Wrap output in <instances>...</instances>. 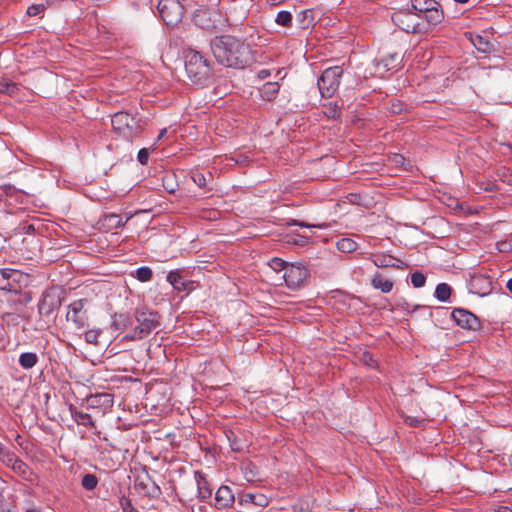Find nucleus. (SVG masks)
I'll return each mask as SVG.
<instances>
[{
    "label": "nucleus",
    "mask_w": 512,
    "mask_h": 512,
    "mask_svg": "<svg viewBox=\"0 0 512 512\" xmlns=\"http://www.w3.org/2000/svg\"><path fill=\"white\" fill-rule=\"evenodd\" d=\"M336 247L343 253H351L357 249L358 244L353 239L341 238L337 241Z\"/></svg>",
    "instance_id": "obj_23"
},
{
    "label": "nucleus",
    "mask_w": 512,
    "mask_h": 512,
    "mask_svg": "<svg viewBox=\"0 0 512 512\" xmlns=\"http://www.w3.org/2000/svg\"><path fill=\"white\" fill-rule=\"evenodd\" d=\"M310 238L300 234H291L286 236V242L288 244H294L297 246H305L309 243Z\"/></svg>",
    "instance_id": "obj_28"
},
{
    "label": "nucleus",
    "mask_w": 512,
    "mask_h": 512,
    "mask_svg": "<svg viewBox=\"0 0 512 512\" xmlns=\"http://www.w3.org/2000/svg\"><path fill=\"white\" fill-rule=\"evenodd\" d=\"M88 402L90 406L97 407V406H103L105 408L112 407L113 405V398L112 395L108 393H102V394H96L90 396L88 399Z\"/></svg>",
    "instance_id": "obj_20"
},
{
    "label": "nucleus",
    "mask_w": 512,
    "mask_h": 512,
    "mask_svg": "<svg viewBox=\"0 0 512 512\" xmlns=\"http://www.w3.org/2000/svg\"><path fill=\"white\" fill-rule=\"evenodd\" d=\"M135 276L141 282H148L153 277V271L147 266H142L136 270Z\"/></svg>",
    "instance_id": "obj_29"
},
{
    "label": "nucleus",
    "mask_w": 512,
    "mask_h": 512,
    "mask_svg": "<svg viewBox=\"0 0 512 512\" xmlns=\"http://www.w3.org/2000/svg\"><path fill=\"white\" fill-rule=\"evenodd\" d=\"M275 22L278 25L284 26V27H291L292 25V14L288 11H280L275 19Z\"/></svg>",
    "instance_id": "obj_30"
},
{
    "label": "nucleus",
    "mask_w": 512,
    "mask_h": 512,
    "mask_svg": "<svg viewBox=\"0 0 512 512\" xmlns=\"http://www.w3.org/2000/svg\"><path fill=\"white\" fill-rule=\"evenodd\" d=\"M425 282H426V277L424 276V274L422 272L417 271L411 275V283H412L413 287L421 288L425 285Z\"/></svg>",
    "instance_id": "obj_33"
},
{
    "label": "nucleus",
    "mask_w": 512,
    "mask_h": 512,
    "mask_svg": "<svg viewBox=\"0 0 512 512\" xmlns=\"http://www.w3.org/2000/svg\"><path fill=\"white\" fill-rule=\"evenodd\" d=\"M111 124L115 132L126 139L132 140L141 132L139 122L126 112H117L111 118Z\"/></svg>",
    "instance_id": "obj_6"
},
{
    "label": "nucleus",
    "mask_w": 512,
    "mask_h": 512,
    "mask_svg": "<svg viewBox=\"0 0 512 512\" xmlns=\"http://www.w3.org/2000/svg\"><path fill=\"white\" fill-rule=\"evenodd\" d=\"M44 9H45L44 4H35V5L28 7L27 14L29 16H36V15L40 14L42 11H44Z\"/></svg>",
    "instance_id": "obj_44"
},
{
    "label": "nucleus",
    "mask_w": 512,
    "mask_h": 512,
    "mask_svg": "<svg viewBox=\"0 0 512 512\" xmlns=\"http://www.w3.org/2000/svg\"><path fill=\"white\" fill-rule=\"evenodd\" d=\"M254 504L258 506H265L266 498L263 495H257V499L255 500Z\"/></svg>",
    "instance_id": "obj_50"
},
{
    "label": "nucleus",
    "mask_w": 512,
    "mask_h": 512,
    "mask_svg": "<svg viewBox=\"0 0 512 512\" xmlns=\"http://www.w3.org/2000/svg\"><path fill=\"white\" fill-rule=\"evenodd\" d=\"M86 300L79 299L68 306L66 320L72 325L75 331L82 330L86 326L87 315L84 311Z\"/></svg>",
    "instance_id": "obj_11"
},
{
    "label": "nucleus",
    "mask_w": 512,
    "mask_h": 512,
    "mask_svg": "<svg viewBox=\"0 0 512 512\" xmlns=\"http://www.w3.org/2000/svg\"><path fill=\"white\" fill-rule=\"evenodd\" d=\"M451 296V287L447 283H440L436 286L435 297L442 302H446Z\"/></svg>",
    "instance_id": "obj_25"
},
{
    "label": "nucleus",
    "mask_w": 512,
    "mask_h": 512,
    "mask_svg": "<svg viewBox=\"0 0 512 512\" xmlns=\"http://www.w3.org/2000/svg\"><path fill=\"white\" fill-rule=\"evenodd\" d=\"M11 469L26 480L30 479L32 474L29 466L19 458L14 459Z\"/></svg>",
    "instance_id": "obj_22"
},
{
    "label": "nucleus",
    "mask_w": 512,
    "mask_h": 512,
    "mask_svg": "<svg viewBox=\"0 0 512 512\" xmlns=\"http://www.w3.org/2000/svg\"><path fill=\"white\" fill-rule=\"evenodd\" d=\"M400 109H398V106L393 105V112H398Z\"/></svg>",
    "instance_id": "obj_59"
},
{
    "label": "nucleus",
    "mask_w": 512,
    "mask_h": 512,
    "mask_svg": "<svg viewBox=\"0 0 512 512\" xmlns=\"http://www.w3.org/2000/svg\"><path fill=\"white\" fill-rule=\"evenodd\" d=\"M325 115L331 118H338L340 116L339 110L336 104H329L325 109Z\"/></svg>",
    "instance_id": "obj_43"
},
{
    "label": "nucleus",
    "mask_w": 512,
    "mask_h": 512,
    "mask_svg": "<svg viewBox=\"0 0 512 512\" xmlns=\"http://www.w3.org/2000/svg\"><path fill=\"white\" fill-rule=\"evenodd\" d=\"M167 130L164 128L160 131V134L158 136V140H160L162 137H164V135L166 134Z\"/></svg>",
    "instance_id": "obj_57"
},
{
    "label": "nucleus",
    "mask_w": 512,
    "mask_h": 512,
    "mask_svg": "<svg viewBox=\"0 0 512 512\" xmlns=\"http://www.w3.org/2000/svg\"><path fill=\"white\" fill-rule=\"evenodd\" d=\"M210 48L216 61L225 67L243 69L254 61L250 46L231 35L215 37Z\"/></svg>",
    "instance_id": "obj_1"
},
{
    "label": "nucleus",
    "mask_w": 512,
    "mask_h": 512,
    "mask_svg": "<svg viewBox=\"0 0 512 512\" xmlns=\"http://www.w3.org/2000/svg\"><path fill=\"white\" fill-rule=\"evenodd\" d=\"M309 276L310 272L306 266L301 263H292L286 267L283 279L288 288L296 290L303 285Z\"/></svg>",
    "instance_id": "obj_10"
},
{
    "label": "nucleus",
    "mask_w": 512,
    "mask_h": 512,
    "mask_svg": "<svg viewBox=\"0 0 512 512\" xmlns=\"http://www.w3.org/2000/svg\"><path fill=\"white\" fill-rule=\"evenodd\" d=\"M472 43L477 50L483 53H488L492 49V44L486 38L480 35H476L474 38H472Z\"/></svg>",
    "instance_id": "obj_26"
},
{
    "label": "nucleus",
    "mask_w": 512,
    "mask_h": 512,
    "mask_svg": "<svg viewBox=\"0 0 512 512\" xmlns=\"http://www.w3.org/2000/svg\"><path fill=\"white\" fill-rule=\"evenodd\" d=\"M101 334L100 330L91 329L85 332V341L89 344H98V338Z\"/></svg>",
    "instance_id": "obj_34"
},
{
    "label": "nucleus",
    "mask_w": 512,
    "mask_h": 512,
    "mask_svg": "<svg viewBox=\"0 0 512 512\" xmlns=\"http://www.w3.org/2000/svg\"><path fill=\"white\" fill-rule=\"evenodd\" d=\"M499 511H500V512H512V509H510V508H509V507H507V506H501V507L499 508Z\"/></svg>",
    "instance_id": "obj_54"
},
{
    "label": "nucleus",
    "mask_w": 512,
    "mask_h": 512,
    "mask_svg": "<svg viewBox=\"0 0 512 512\" xmlns=\"http://www.w3.org/2000/svg\"><path fill=\"white\" fill-rule=\"evenodd\" d=\"M468 288L469 292L476 294L480 297L487 296L493 290L492 279L488 275H473L470 279Z\"/></svg>",
    "instance_id": "obj_13"
},
{
    "label": "nucleus",
    "mask_w": 512,
    "mask_h": 512,
    "mask_svg": "<svg viewBox=\"0 0 512 512\" xmlns=\"http://www.w3.org/2000/svg\"><path fill=\"white\" fill-rule=\"evenodd\" d=\"M370 258L374 265L379 268L393 267L397 269H404L407 267L405 262L386 253L371 254Z\"/></svg>",
    "instance_id": "obj_15"
},
{
    "label": "nucleus",
    "mask_w": 512,
    "mask_h": 512,
    "mask_svg": "<svg viewBox=\"0 0 512 512\" xmlns=\"http://www.w3.org/2000/svg\"><path fill=\"white\" fill-rule=\"evenodd\" d=\"M136 325L126 333L121 341H139L146 338L153 330L157 329L161 322L158 312L143 306L136 308L133 312V321Z\"/></svg>",
    "instance_id": "obj_2"
},
{
    "label": "nucleus",
    "mask_w": 512,
    "mask_h": 512,
    "mask_svg": "<svg viewBox=\"0 0 512 512\" xmlns=\"http://www.w3.org/2000/svg\"><path fill=\"white\" fill-rule=\"evenodd\" d=\"M257 499V495L252 493H245L238 497V503L241 506H244L246 504H254L255 500Z\"/></svg>",
    "instance_id": "obj_40"
},
{
    "label": "nucleus",
    "mask_w": 512,
    "mask_h": 512,
    "mask_svg": "<svg viewBox=\"0 0 512 512\" xmlns=\"http://www.w3.org/2000/svg\"><path fill=\"white\" fill-rule=\"evenodd\" d=\"M130 1L137 8L151 7V4H152V0H130Z\"/></svg>",
    "instance_id": "obj_48"
},
{
    "label": "nucleus",
    "mask_w": 512,
    "mask_h": 512,
    "mask_svg": "<svg viewBox=\"0 0 512 512\" xmlns=\"http://www.w3.org/2000/svg\"><path fill=\"white\" fill-rule=\"evenodd\" d=\"M404 421H405V423H407L408 425H410L412 427H418L423 422V420H419L412 416H405Z\"/></svg>",
    "instance_id": "obj_47"
},
{
    "label": "nucleus",
    "mask_w": 512,
    "mask_h": 512,
    "mask_svg": "<svg viewBox=\"0 0 512 512\" xmlns=\"http://www.w3.org/2000/svg\"><path fill=\"white\" fill-rule=\"evenodd\" d=\"M278 91H279L278 83L268 82L263 86L261 93H262L263 98H265L267 100H271L272 98H274L276 96Z\"/></svg>",
    "instance_id": "obj_27"
},
{
    "label": "nucleus",
    "mask_w": 512,
    "mask_h": 512,
    "mask_svg": "<svg viewBox=\"0 0 512 512\" xmlns=\"http://www.w3.org/2000/svg\"><path fill=\"white\" fill-rule=\"evenodd\" d=\"M137 158H138V161H139L142 165H146V164H147V162H148V158H149V151H148V149H146V148H142V149L138 152Z\"/></svg>",
    "instance_id": "obj_46"
},
{
    "label": "nucleus",
    "mask_w": 512,
    "mask_h": 512,
    "mask_svg": "<svg viewBox=\"0 0 512 512\" xmlns=\"http://www.w3.org/2000/svg\"><path fill=\"white\" fill-rule=\"evenodd\" d=\"M132 215L127 216L126 220L123 221L122 217L115 213L104 215L100 220L99 224L105 230H112L125 226L127 221L131 219Z\"/></svg>",
    "instance_id": "obj_16"
},
{
    "label": "nucleus",
    "mask_w": 512,
    "mask_h": 512,
    "mask_svg": "<svg viewBox=\"0 0 512 512\" xmlns=\"http://www.w3.org/2000/svg\"><path fill=\"white\" fill-rule=\"evenodd\" d=\"M133 328V316L128 314L116 313L112 317L111 329L118 332H123L127 329Z\"/></svg>",
    "instance_id": "obj_19"
},
{
    "label": "nucleus",
    "mask_w": 512,
    "mask_h": 512,
    "mask_svg": "<svg viewBox=\"0 0 512 512\" xmlns=\"http://www.w3.org/2000/svg\"><path fill=\"white\" fill-rule=\"evenodd\" d=\"M498 175L504 183H506L508 185H512V170L511 169L503 167L502 169L499 170Z\"/></svg>",
    "instance_id": "obj_37"
},
{
    "label": "nucleus",
    "mask_w": 512,
    "mask_h": 512,
    "mask_svg": "<svg viewBox=\"0 0 512 512\" xmlns=\"http://www.w3.org/2000/svg\"><path fill=\"white\" fill-rule=\"evenodd\" d=\"M372 286L381 290L383 293H389L393 288V282L386 279L382 274L376 273L372 279Z\"/></svg>",
    "instance_id": "obj_21"
},
{
    "label": "nucleus",
    "mask_w": 512,
    "mask_h": 512,
    "mask_svg": "<svg viewBox=\"0 0 512 512\" xmlns=\"http://www.w3.org/2000/svg\"><path fill=\"white\" fill-rule=\"evenodd\" d=\"M192 179H193L194 183L196 185H198L199 187H205L207 184L206 177L202 173H199V172L195 173L192 176Z\"/></svg>",
    "instance_id": "obj_45"
},
{
    "label": "nucleus",
    "mask_w": 512,
    "mask_h": 512,
    "mask_svg": "<svg viewBox=\"0 0 512 512\" xmlns=\"http://www.w3.org/2000/svg\"><path fill=\"white\" fill-rule=\"evenodd\" d=\"M146 494L149 496V497H152V498H156V497H159L160 494H161V489L160 487L155 483L153 482L151 484V486H148L147 490H146Z\"/></svg>",
    "instance_id": "obj_41"
},
{
    "label": "nucleus",
    "mask_w": 512,
    "mask_h": 512,
    "mask_svg": "<svg viewBox=\"0 0 512 512\" xmlns=\"http://www.w3.org/2000/svg\"><path fill=\"white\" fill-rule=\"evenodd\" d=\"M195 478L197 481L198 499L202 502H208L212 497V488L202 473L196 472Z\"/></svg>",
    "instance_id": "obj_17"
},
{
    "label": "nucleus",
    "mask_w": 512,
    "mask_h": 512,
    "mask_svg": "<svg viewBox=\"0 0 512 512\" xmlns=\"http://www.w3.org/2000/svg\"><path fill=\"white\" fill-rule=\"evenodd\" d=\"M75 415L77 417V422L79 424L84 425V426H92V427L95 425L92 417L89 414L83 413V412H77Z\"/></svg>",
    "instance_id": "obj_35"
},
{
    "label": "nucleus",
    "mask_w": 512,
    "mask_h": 512,
    "mask_svg": "<svg viewBox=\"0 0 512 512\" xmlns=\"http://www.w3.org/2000/svg\"><path fill=\"white\" fill-rule=\"evenodd\" d=\"M381 65H383V67H384V69H385V70H389V68H388V64L386 63V60H381V61L377 64L378 69H380V66H381Z\"/></svg>",
    "instance_id": "obj_51"
},
{
    "label": "nucleus",
    "mask_w": 512,
    "mask_h": 512,
    "mask_svg": "<svg viewBox=\"0 0 512 512\" xmlns=\"http://www.w3.org/2000/svg\"><path fill=\"white\" fill-rule=\"evenodd\" d=\"M451 317L456 324L463 329L476 331L481 326L479 318L472 312L463 308L453 309Z\"/></svg>",
    "instance_id": "obj_12"
},
{
    "label": "nucleus",
    "mask_w": 512,
    "mask_h": 512,
    "mask_svg": "<svg viewBox=\"0 0 512 512\" xmlns=\"http://www.w3.org/2000/svg\"><path fill=\"white\" fill-rule=\"evenodd\" d=\"M343 69L340 66L329 67L318 79V88L322 97H331L337 91Z\"/></svg>",
    "instance_id": "obj_8"
},
{
    "label": "nucleus",
    "mask_w": 512,
    "mask_h": 512,
    "mask_svg": "<svg viewBox=\"0 0 512 512\" xmlns=\"http://www.w3.org/2000/svg\"><path fill=\"white\" fill-rule=\"evenodd\" d=\"M20 438H21V436H20V435H17V437H16V441L18 442V440H19Z\"/></svg>",
    "instance_id": "obj_60"
},
{
    "label": "nucleus",
    "mask_w": 512,
    "mask_h": 512,
    "mask_svg": "<svg viewBox=\"0 0 512 512\" xmlns=\"http://www.w3.org/2000/svg\"><path fill=\"white\" fill-rule=\"evenodd\" d=\"M136 486H138L139 488H141V489H143V490H147V488H148V485H147V484H145V483H144V482H142V481H141V482H138V483L136 484Z\"/></svg>",
    "instance_id": "obj_52"
},
{
    "label": "nucleus",
    "mask_w": 512,
    "mask_h": 512,
    "mask_svg": "<svg viewBox=\"0 0 512 512\" xmlns=\"http://www.w3.org/2000/svg\"><path fill=\"white\" fill-rule=\"evenodd\" d=\"M17 89L14 83L8 82L6 80L0 81V92L6 94H13Z\"/></svg>",
    "instance_id": "obj_39"
},
{
    "label": "nucleus",
    "mask_w": 512,
    "mask_h": 512,
    "mask_svg": "<svg viewBox=\"0 0 512 512\" xmlns=\"http://www.w3.org/2000/svg\"><path fill=\"white\" fill-rule=\"evenodd\" d=\"M392 22L407 33L419 34L428 31V24L412 9H399L392 13Z\"/></svg>",
    "instance_id": "obj_4"
},
{
    "label": "nucleus",
    "mask_w": 512,
    "mask_h": 512,
    "mask_svg": "<svg viewBox=\"0 0 512 512\" xmlns=\"http://www.w3.org/2000/svg\"><path fill=\"white\" fill-rule=\"evenodd\" d=\"M235 502V494L227 485H221L215 492L213 506L218 510L230 508Z\"/></svg>",
    "instance_id": "obj_14"
},
{
    "label": "nucleus",
    "mask_w": 512,
    "mask_h": 512,
    "mask_svg": "<svg viewBox=\"0 0 512 512\" xmlns=\"http://www.w3.org/2000/svg\"><path fill=\"white\" fill-rule=\"evenodd\" d=\"M120 506H121L123 512H137L134 509V507H133V505H132V503H131L129 498L122 497L121 500H120Z\"/></svg>",
    "instance_id": "obj_42"
},
{
    "label": "nucleus",
    "mask_w": 512,
    "mask_h": 512,
    "mask_svg": "<svg viewBox=\"0 0 512 512\" xmlns=\"http://www.w3.org/2000/svg\"><path fill=\"white\" fill-rule=\"evenodd\" d=\"M506 288L508 289V291H509L510 293H512V278H510V279L507 281Z\"/></svg>",
    "instance_id": "obj_53"
},
{
    "label": "nucleus",
    "mask_w": 512,
    "mask_h": 512,
    "mask_svg": "<svg viewBox=\"0 0 512 512\" xmlns=\"http://www.w3.org/2000/svg\"><path fill=\"white\" fill-rule=\"evenodd\" d=\"M38 357L35 353L26 352L22 353L19 357V364L24 369H30L36 365Z\"/></svg>",
    "instance_id": "obj_24"
},
{
    "label": "nucleus",
    "mask_w": 512,
    "mask_h": 512,
    "mask_svg": "<svg viewBox=\"0 0 512 512\" xmlns=\"http://www.w3.org/2000/svg\"><path fill=\"white\" fill-rule=\"evenodd\" d=\"M411 9L428 24V28L444 19V12L436 0H411Z\"/></svg>",
    "instance_id": "obj_5"
},
{
    "label": "nucleus",
    "mask_w": 512,
    "mask_h": 512,
    "mask_svg": "<svg viewBox=\"0 0 512 512\" xmlns=\"http://www.w3.org/2000/svg\"><path fill=\"white\" fill-rule=\"evenodd\" d=\"M81 484L86 490H93L98 484V479L94 474H85Z\"/></svg>",
    "instance_id": "obj_31"
},
{
    "label": "nucleus",
    "mask_w": 512,
    "mask_h": 512,
    "mask_svg": "<svg viewBox=\"0 0 512 512\" xmlns=\"http://www.w3.org/2000/svg\"><path fill=\"white\" fill-rule=\"evenodd\" d=\"M194 23L206 30H223L227 26V19L216 9L197 10L193 16Z\"/></svg>",
    "instance_id": "obj_7"
},
{
    "label": "nucleus",
    "mask_w": 512,
    "mask_h": 512,
    "mask_svg": "<svg viewBox=\"0 0 512 512\" xmlns=\"http://www.w3.org/2000/svg\"><path fill=\"white\" fill-rule=\"evenodd\" d=\"M454 1L459 4H466L469 0H454Z\"/></svg>",
    "instance_id": "obj_58"
},
{
    "label": "nucleus",
    "mask_w": 512,
    "mask_h": 512,
    "mask_svg": "<svg viewBox=\"0 0 512 512\" xmlns=\"http://www.w3.org/2000/svg\"><path fill=\"white\" fill-rule=\"evenodd\" d=\"M48 5H54L61 2L62 0H45Z\"/></svg>",
    "instance_id": "obj_56"
},
{
    "label": "nucleus",
    "mask_w": 512,
    "mask_h": 512,
    "mask_svg": "<svg viewBox=\"0 0 512 512\" xmlns=\"http://www.w3.org/2000/svg\"><path fill=\"white\" fill-rule=\"evenodd\" d=\"M363 361H364L367 365H369V366H372V365H373V363H374V360H373V358H372V355H371V354H369V353H367V352H365V353L363 354Z\"/></svg>",
    "instance_id": "obj_49"
},
{
    "label": "nucleus",
    "mask_w": 512,
    "mask_h": 512,
    "mask_svg": "<svg viewBox=\"0 0 512 512\" xmlns=\"http://www.w3.org/2000/svg\"><path fill=\"white\" fill-rule=\"evenodd\" d=\"M167 281L179 292H189L193 289V282L184 280L176 271L168 273Z\"/></svg>",
    "instance_id": "obj_18"
},
{
    "label": "nucleus",
    "mask_w": 512,
    "mask_h": 512,
    "mask_svg": "<svg viewBox=\"0 0 512 512\" xmlns=\"http://www.w3.org/2000/svg\"><path fill=\"white\" fill-rule=\"evenodd\" d=\"M8 449L0 443V457L7 451Z\"/></svg>",
    "instance_id": "obj_55"
},
{
    "label": "nucleus",
    "mask_w": 512,
    "mask_h": 512,
    "mask_svg": "<svg viewBox=\"0 0 512 512\" xmlns=\"http://www.w3.org/2000/svg\"><path fill=\"white\" fill-rule=\"evenodd\" d=\"M287 225L288 226H299V227H302V228H319V229H325L327 228V225L326 224H309L307 222H304V221H299V220H296V219H290L288 222H287Z\"/></svg>",
    "instance_id": "obj_32"
},
{
    "label": "nucleus",
    "mask_w": 512,
    "mask_h": 512,
    "mask_svg": "<svg viewBox=\"0 0 512 512\" xmlns=\"http://www.w3.org/2000/svg\"><path fill=\"white\" fill-rule=\"evenodd\" d=\"M185 70L195 84H204L211 76L209 62L196 50L189 49L185 54Z\"/></svg>",
    "instance_id": "obj_3"
},
{
    "label": "nucleus",
    "mask_w": 512,
    "mask_h": 512,
    "mask_svg": "<svg viewBox=\"0 0 512 512\" xmlns=\"http://www.w3.org/2000/svg\"><path fill=\"white\" fill-rule=\"evenodd\" d=\"M288 265L289 264L286 263L284 260L277 258V257L271 259V261L269 262V266L276 272H279L282 270L286 271V267H288Z\"/></svg>",
    "instance_id": "obj_36"
},
{
    "label": "nucleus",
    "mask_w": 512,
    "mask_h": 512,
    "mask_svg": "<svg viewBox=\"0 0 512 512\" xmlns=\"http://www.w3.org/2000/svg\"><path fill=\"white\" fill-rule=\"evenodd\" d=\"M300 512H304V509H303V508H301Z\"/></svg>",
    "instance_id": "obj_61"
},
{
    "label": "nucleus",
    "mask_w": 512,
    "mask_h": 512,
    "mask_svg": "<svg viewBox=\"0 0 512 512\" xmlns=\"http://www.w3.org/2000/svg\"><path fill=\"white\" fill-rule=\"evenodd\" d=\"M18 457L11 451L7 450L1 457L0 461L4 463L7 467L12 468V465L14 463V459H17Z\"/></svg>",
    "instance_id": "obj_38"
},
{
    "label": "nucleus",
    "mask_w": 512,
    "mask_h": 512,
    "mask_svg": "<svg viewBox=\"0 0 512 512\" xmlns=\"http://www.w3.org/2000/svg\"><path fill=\"white\" fill-rule=\"evenodd\" d=\"M157 9L166 25L174 26L183 17V6L179 0H160Z\"/></svg>",
    "instance_id": "obj_9"
}]
</instances>
